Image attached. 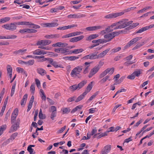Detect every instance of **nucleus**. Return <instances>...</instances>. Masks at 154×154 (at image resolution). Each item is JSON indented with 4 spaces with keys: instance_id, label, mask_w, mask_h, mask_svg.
Instances as JSON below:
<instances>
[{
    "instance_id": "58836bf2",
    "label": "nucleus",
    "mask_w": 154,
    "mask_h": 154,
    "mask_svg": "<svg viewBox=\"0 0 154 154\" xmlns=\"http://www.w3.org/2000/svg\"><path fill=\"white\" fill-rule=\"evenodd\" d=\"M35 81L37 87L38 88H41V84L40 81L38 79H35Z\"/></svg>"
},
{
    "instance_id": "5fc2aeb1",
    "label": "nucleus",
    "mask_w": 154,
    "mask_h": 154,
    "mask_svg": "<svg viewBox=\"0 0 154 154\" xmlns=\"http://www.w3.org/2000/svg\"><path fill=\"white\" fill-rule=\"evenodd\" d=\"M73 36L78 35L82 34L83 32H72Z\"/></svg>"
},
{
    "instance_id": "f03ea898",
    "label": "nucleus",
    "mask_w": 154,
    "mask_h": 154,
    "mask_svg": "<svg viewBox=\"0 0 154 154\" xmlns=\"http://www.w3.org/2000/svg\"><path fill=\"white\" fill-rule=\"evenodd\" d=\"M128 20H122L121 21L118 22V26L114 28V29H121L129 26L132 23V21L128 22Z\"/></svg>"
},
{
    "instance_id": "6e6d98bb",
    "label": "nucleus",
    "mask_w": 154,
    "mask_h": 154,
    "mask_svg": "<svg viewBox=\"0 0 154 154\" xmlns=\"http://www.w3.org/2000/svg\"><path fill=\"white\" fill-rule=\"evenodd\" d=\"M76 98V97L75 96H73L72 97H70L67 100V101L68 102H70L72 101H74L75 100Z\"/></svg>"
},
{
    "instance_id": "a19ab883",
    "label": "nucleus",
    "mask_w": 154,
    "mask_h": 154,
    "mask_svg": "<svg viewBox=\"0 0 154 154\" xmlns=\"http://www.w3.org/2000/svg\"><path fill=\"white\" fill-rule=\"evenodd\" d=\"M35 60H31L27 62H26L25 64L28 65H32L34 63Z\"/></svg>"
},
{
    "instance_id": "4d7b16f0",
    "label": "nucleus",
    "mask_w": 154,
    "mask_h": 154,
    "mask_svg": "<svg viewBox=\"0 0 154 154\" xmlns=\"http://www.w3.org/2000/svg\"><path fill=\"white\" fill-rule=\"evenodd\" d=\"M10 20V18L9 17H6L2 18L3 23L8 21Z\"/></svg>"
},
{
    "instance_id": "4468645a",
    "label": "nucleus",
    "mask_w": 154,
    "mask_h": 154,
    "mask_svg": "<svg viewBox=\"0 0 154 154\" xmlns=\"http://www.w3.org/2000/svg\"><path fill=\"white\" fill-rule=\"evenodd\" d=\"M154 26V24H152L148 26H146L144 27H143L141 29H139L136 32V33H141L143 32H144L149 29L152 28Z\"/></svg>"
},
{
    "instance_id": "bb28decb",
    "label": "nucleus",
    "mask_w": 154,
    "mask_h": 154,
    "mask_svg": "<svg viewBox=\"0 0 154 154\" xmlns=\"http://www.w3.org/2000/svg\"><path fill=\"white\" fill-rule=\"evenodd\" d=\"M82 107L83 106L82 105H79L76 106L71 111V113H74L78 110H80V109H82Z\"/></svg>"
},
{
    "instance_id": "c85d7f7f",
    "label": "nucleus",
    "mask_w": 154,
    "mask_h": 154,
    "mask_svg": "<svg viewBox=\"0 0 154 154\" xmlns=\"http://www.w3.org/2000/svg\"><path fill=\"white\" fill-rule=\"evenodd\" d=\"M87 83V81L84 80L81 82L77 85V87L78 88V89H79L83 87Z\"/></svg>"
},
{
    "instance_id": "37998d69",
    "label": "nucleus",
    "mask_w": 154,
    "mask_h": 154,
    "mask_svg": "<svg viewBox=\"0 0 154 154\" xmlns=\"http://www.w3.org/2000/svg\"><path fill=\"white\" fill-rule=\"evenodd\" d=\"M7 69L8 73H12V69L11 65H8L7 67Z\"/></svg>"
},
{
    "instance_id": "774afa93",
    "label": "nucleus",
    "mask_w": 154,
    "mask_h": 154,
    "mask_svg": "<svg viewBox=\"0 0 154 154\" xmlns=\"http://www.w3.org/2000/svg\"><path fill=\"white\" fill-rule=\"evenodd\" d=\"M84 37V36L82 35L75 37L77 42L82 39Z\"/></svg>"
},
{
    "instance_id": "69168bd1",
    "label": "nucleus",
    "mask_w": 154,
    "mask_h": 154,
    "mask_svg": "<svg viewBox=\"0 0 154 154\" xmlns=\"http://www.w3.org/2000/svg\"><path fill=\"white\" fill-rule=\"evenodd\" d=\"M121 47H118V48H113L112 50V51L113 52H118L120 50H121Z\"/></svg>"
},
{
    "instance_id": "c756f323",
    "label": "nucleus",
    "mask_w": 154,
    "mask_h": 154,
    "mask_svg": "<svg viewBox=\"0 0 154 154\" xmlns=\"http://www.w3.org/2000/svg\"><path fill=\"white\" fill-rule=\"evenodd\" d=\"M85 92H84L82 94L79 96L75 100L76 102H78L82 100L86 95Z\"/></svg>"
},
{
    "instance_id": "4c0bfd02",
    "label": "nucleus",
    "mask_w": 154,
    "mask_h": 154,
    "mask_svg": "<svg viewBox=\"0 0 154 154\" xmlns=\"http://www.w3.org/2000/svg\"><path fill=\"white\" fill-rule=\"evenodd\" d=\"M109 133V131H107L99 135L97 137V138L99 139L101 138V137H103L104 136H106Z\"/></svg>"
},
{
    "instance_id": "4be33fe9",
    "label": "nucleus",
    "mask_w": 154,
    "mask_h": 154,
    "mask_svg": "<svg viewBox=\"0 0 154 154\" xmlns=\"http://www.w3.org/2000/svg\"><path fill=\"white\" fill-rule=\"evenodd\" d=\"M110 49H107L98 54L99 58H100L104 57L109 51Z\"/></svg>"
},
{
    "instance_id": "0e129e2a",
    "label": "nucleus",
    "mask_w": 154,
    "mask_h": 154,
    "mask_svg": "<svg viewBox=\"0 0 154 154\" xmlns=\"http://www.w3.org/2000/svg\"><path fill=\"white\" fill-rule=\"evenodd\" d=\"M77 26V25L72 24L69 25L67 26H66V29H69L71 28L75 27H76Z\"/></svg>"
},
{
    "instance_id": "412c9836",
    "label": "nucleus",
    "mask_w": 154,
    "mask_h": 154,
    "mask_svg": "<svg viewBox=\"0 0 154 154\" xmlns=\"http://www.w3.org/2000/svg\"><path fill=\"white\" fill-rule=\"evenodd\" d=\"M16 24H17L18 25H33L32 23L31 22L27 21H21L17 23H16Z\"/></svg>"
},
{
    "instance_id": "dca6fc26",
    "label": "nucleus",
    "mask_w": 154,
    "mask_h": 154,
    "mask_svg": "<svg viewBox=\"0 0 154 154\" xmlns=\"http://www.w3.org/2000/svg\"><path fill=\"white\" fill-rule=\"evenodd\" d=\"M101 28L100 26H90L86 28V29L88 31H93L100 29Z\"/></svg>"
},
{
    "instance_id": "f704fd0d",
    "label": "nucleus",
    "mask_w": 154,
    "mask_h": 154,
    "mask_svg": "<svg viewBox=\"0 0 154 154\" xmlns=\"http://www.w3.org/2000/svg\"><path fill=\"white\" fill-rule=\"evenodd\" d=\"M15 87H16V83H15L14 85H12L11 90V97H12L14 94L15 91Z\"/></svg>"
},
{
    "instance_id": "20e7f679",
    "label": "nucleus",
    "mask_w": 154,
    "mask_h": 154,
    "mask_svg": "<svg viewBox=\"0 0 154 154\" xmlns=\"http://www.w3.org/2000/svg\"><path fill=\"white\" fill-rule=\"evenodd\" d=\"M114 68H109L106 69L102 72L99 75V78L101 79L104 77L106 75L109 73V74L112 75L114 72Z\"/></svg>"
},
{
    "instance_id": "6e6552de",
    "label": "nucleus",
    "mask_w": 154,
    "mask_h": 154,
    "mask_svg": "<svg viewBox=\"0 0 154 154\" xmlns=\"http://www.w3.org/2000/svg\"><path fill=\"white\" fill-rule=\"evenodd\" d=\"M20 120L17 119V122L14 124L11 127L9 131V133H11L14 131H16L17 129L19 128V125Z\"/></svg>"
},
{
    "instance_id": "a878e982",
    "label": "nucleus",
    "mask_w": 154,
    "mask_h": 154,
    "mask_svg": "<svg viewBox=\"0 0 154 154\" xmlns=\"http://www.w3.org/2000/svg\"><path fill=\"white\" fill-rule=\"evenodd\" d=\"M114 29V28L113 29L110 26H108L104 30L102 31L104 33H107L112 31Z\"/></svg>"
},
{
    "instance_id": "680f3d73",
    "label": "nucleus",
    "mask_w": 154,
    "mask_h": 154,
    "mask_svg": "<svg viewBox=\"0 0 154 154\" xmlns=\"http://www.w3.org/2000/svg\"><path fill=\"white\" fill-rule=\"evenodd\" d=\"M122 32V31H116V32H112V34H113V35H114V38L116 36H117L118 35H119L121 32Z\"/></svg>"
},
{
    "instance_id": "49530a36",
    "label": "nucleus",
    "mask_w": 154,
    "mask_h": 154,
    "mask_svg": "<svg viewBox=\"0 0 154 154\" xmlns=\"http://www.w3.org/2000/svg\"><path fill=\"white\" fill-rule=\"evenodd\" d=\"M139 24V23H133L131 25H130L128 28H129V29H132L137 26Z\"/></svg>"
},
{
    "instance_id": "c03bdc74",
    "label": "nucleus",
    "mask_w": 154,
    "mask_h": 154,
    "mask_svg": "<svg viewBox=\"0 0 154 154\" xmlns=\"http://www.w3.org/2000/svg\"><path fill=\"white\" fill-rule=\"evenodd\" d=\"M68 59L70 60H75L78 59L79 58V57L78 56H71L69 57H67Z\"/></svg>"
},
{
    "instance_id": "423d86ee",
    "label": "nucleus",
    "mask_w": 154,
    "mask_h": 154,
    "mask_svg": "<svg viewBox=\"0 0 154 154\" xmlns=\"http://www.w3.org/2000/svg\"><path fill=\"white\" fill-rule=\"evenodd\" d=\"M141 38V37H137L133 38L125 46V49L127 48L137 41L140 40Z\"/></svg>"
},
{
    "instance_id": "9d476101",
    "label": "nucleus",
    "mask_w": 154,
    "mask_h": 154,
    "mask_svg": "<svg viewBox=\"0 0 154 154\" xmlns=\"http://www.w3.org/2000/svg\"><path fill=\"white\" fill-rule=\"evenodd\" d=\"M18 110L17 108H16L13 111L11 116V123H14L18 115Z\"/></svg>"
},
{
    "instance_id": "5701e85b",
    "label": "nucleus",
    "mask_w": 154,
    "mask_h": 154,
    "mask_svg": "<svg viewBox=\"0 0 154 154\" xmlns=\"http://www.w3.org/2000/svg\"><path fill=\"white\" fill-rule=\"evenodd\" d=\"M93 82V81L91 82L88 85L85 91L84 92H85L86 94H87L91 90L93 87L92 84Z\"/></svg>"
},
{
    "instance_id": "09e8293b",
    "label": "nucleus",
    "mask_w": 154,
    "mask_h": 154,
    "mask_svg": "<svg viewBox=\"0 0 154 154\" xmlns=\"http://www.w3.org/2000/svg\"><path fill=\"white\" fill-rule=\"evenodd\" d=\"M37 32V30L34 29H27V33H35Z\"/></svg>"
},
{
    "instance_id": "13d9d810",
    "label": "nucleus",
    "mask_w": 154,
    "mask_h": 154,
    "mask_svg": "<svg viewBox=\"0 0 154 154\" xmlns=\"http://www.w3.org/2000/svg\"><path fill=\"white\" fill-rule=\"evenodd\" d=\"M56 112L54 111H52L51 116V118L52 120H54V118L56 116Z\"/></svg>"
},
{
    "instance_id": "0eeeda50",
    "label": "nucleus",
    "mask_w": 154,
    "mask_h": 154,
    "mask_svg": "<svg viewBox=\"0 0 154 154\" xmlns=\"http://www.w3.org/2000/svg\"><path fill=\"white\" fill-rule=\"evenodd\" d=\"M91 63L85 62L82 66V69H83V73L84 74H85L88 73L89 72V68L90 67Z\"/></svg>"
},
{
    "instance_id": "39448f33",
    "label": "nucleus",
    "mask_w": 154,
    "mask_h": 154,
    "mask_svg": "<svg viewBox=\"0 0 154 154\" xmlns=\"http://www.w3.org/2000/svg\"><path fill=\"white\" fill-rule=\"evenodd\" d=\"M124 13V12H121L119 13H115L109 14L104 17L106 19H113L116 18L119 16H121Z\"/></svg>"
},
{
    "instance_id": "bf43d9fd",
    "label": "nucleus",
    "mask_w": 154,
    "mask_h": 154,
    "mask_svg": "<svg viewBox=\"0 0 154 154\" xmlns=\"http://www.w3.org/2000/svg\"><path fill=\"white\" fill-rule=\"evenodd\" d=\"M10 112H9V111H8L6 113V115L5 118L4 119V121H6L8 119V118L10 116Z\"/></svg>"
},
{
    "instance_id": "393cba45",
    "label": "nucleus",
    "mask_w": 154,
    "mask_h": 154,
    "mask_svg": "<svg viewBox=\"0 0 154 154\" xmlns=\"http://www.w3.org/2000/svg\"><path fill=\"white\" fill-rule=\"evenodd\" d=\"M99 36L98 34H91L88 36L86 39L87 41H90L93 39Z\"/></svg>"
},
{
    "instance_id": "f8f14e48",
    "label": "nucleus",
    "mask_w": 154,
    "mask_h": 154,
    "mask_svg": "<svg viewBox=\"0 0 154 154\" xmlns=\"http://www.w3.org/2000/svg\"><path fill=\"white\" fill-rule=\"evenodd\" d=\"M111 146L108 145L104 147L101 151V154H107L108 153L111 149Z\"/></svg>"
},
{
    "instance_id": "f257e3e1",
    "label": "nucleus",
    "mask_w": 154,
    "mask_h": 154,
    "mask_svg": "<svg viewBox=\"0 0 154 154\" xmlns=\"http://www.w3.org/2000/svg\"><path fill=\"white\" fill-rule=\"evenodd\" d=\"M82 70V66L81 65L77 66L74 68L70 73L71 76L73 77L81 78L82 75L80 73Z\"/></svg>"
},
{
    "instance_id": "3c124183",
    "label": "nucleus",
    "mask_w": 154,
    "mask_h": 154,
    "mask_svg": "<svg viewBox=\"0 0 154 154\" xmlns=\"http://www.w3.org/2000/svg\"><path fill=\"white\" fill-rule=\"evenodd\" d=\"M133 73L134 74L135 76L138 77L141 74L140 70H137L135 71Z\"/></svg>"
},
{
    "instance_id": "473e14b6",
    "label": "nucleus",
    "mask_w": 154,
    "mask_h": 154,
    "mask_svg": "<svg viewBox=\"0 0 154 154\" xmlns=\"http://www.w3.org/2000/svg\"><path fill=\"white\" fill-rule=\"evenodd\" d=\"M38 116L39 118L41 119H44L46 118V116L43 114L41 109H40Z\"/></svg>"
},
{
    "instance_id": "e433bc0d",
    "label": "nucleus",
    "mask_w": 154,
    "mask_h": 154,
    "mask_svg": "<svg viewBox=\"0 0 154 154\" xmlns=\"http://www.w3.org/2000/svg\"><path fill=\"white\" fill-rule=\"evenodd\" d=\"M69 89L71 91H74L77 89H78V88L77 87V85H75L70 86L69 88Z\"/></svg>"
},
{
    "instance_id": "2f4dec72",
    "label": "nucleus",
    "mask_w": 154,
    "mask_h": 154,
    "mask_svg": "<svg viewBox=\"0 0 154 154\" xmlns=\"http://www.w3.org/2000/svg\"><path fill=\"white\" fill-rule=\"evenodd\" d=\"M6 125H2L0 127V136L2 134L3 131L6 129Z\"/></svg>"
},
{
    "instance_id": "e2e57ef3",
    "label": "nucleus",
    "mask_w": 154,
    "mask_h": 154,
    "mask_svg": "<svg viewBox=\"0 0 154 154\" xmlns=\"http://www.w3.org/2000/svg\"><path fill=\"white\" fill-rule=\"evenodd\" d=\"M77 26V25L72 24L69 25L67 26H66V29H69L71 28L75 27H76Z\"/></svg>"
},
{
    "instance_id": "2eb2a0df",
    "label": "nucleus",
    "mask_w": 154,
    "mask_h": 154,
    "mask_svg": "<svg viewBox=\"0 0 154 154\" xmlns=\"http://www.w3.org/2000/svg\"><path fill=\"white\" fill-rule=\"evenodd\" d=\"M47 52L44 50L39 49H37L33 51V53L34 55H40L41 54L45 55L47 54Z\"/></svg>"
},
{
    "instance_id": "7c9ffc66",
    "label": "nucleus",
    "mask_w": 154,
    "mask_h": 154,
    "mask_svg": "<svg viewBox=\"0 0 154 154\" xmlns=\"http://www.w3.org/2000/svg\"><path fill=\"white\" fill-rule=\"evenodd\" d=\"M109 76L108 75H107L100 80L99 81V82L101 83H103L105 82L107 80H109V81H110L111 79H109Z\"/></svg>"
},
{
    "instance_id": "b1692460",
    "label": "nucleus",
    "mask_w": 154,
    "mask_h": 154,
    "mask_svg": "<svg viewBox=\"0 0 154 154\" xmlns=\"http://www.w3.org/2000/svg\"><path fill=\"white\" fill-rule=\"evenodd\" d=\"M98 52H94L90 54L91 60H94L99 58L98 55H97Z\"/></svg>"
},
{
    "instance_id": "c9c22d12",
    "label": "nucleus",
    "mask_w": 154,
    "mask_h": 154,
    "mask_svg": "<svg viewBox=\"0 0 154 154\" xmlns=\"http://www.w3.org/2000/svg\"><path fill=\"white\" fill-rule=\"evenodd\" d=\"M52 65L54 66V67L56 68L60 67L61 68H63V67L62 66V65H58L56 61H53V63H52Z\"/></svg>"
},
{
    "instance_id": "6ab92c4d",
    "label": "nucleus",
    "mask_w": 154,
    "mask_h": 154,
    "mask_svg": "<svg viewBox=\"0 0 154 154\" xmlns=\"http://www.w3.org/2000/svg\"><path fill=\"white\" fill-rule=\"evenodd\" d=\"M84 51L83 49L82 48H79L78 49H74L73 51H68V53H70V54H71L72 53L77 54H78L79 53L82 52Z\"/></svg>"
},
{
    "instance_id": "864d4df0",
    "label": "nucleus",
    "mask_w": 154,
    "mask_h": 154,
    "mask_svg": "<svg viewBox=\"0 0 154 154\" xmlns=\"http://www.w3.org/2000/svg\"><path fill=\"white\" fill-rule=\"evenodd\" d=\"M66 126H64L63 127H62L57 132L58 134L61 133L63 132L65 129Z\"/></svg>"
},
{
    "instance_id": "8fccbe9b",
    "label": "nucleus",
    "mask_w": 154,
    "mask_h": 154,
    "mask_svg": "<svg viewBox=\"0 0 154 154\" xmlns=\"http://www.w3.org/2000/svg\"><path fill=\"white\" fill-rule=\"evenodd\" d=\"M27 150L29 152L30 154H34L35 153V152H33L34 150L32 148L30 147V146H28L27 148Z\"/></svg>"
},
{
    "instance_id": "72a5a7b5",
    "label": "nucleus",
    "mask_w": 154,
    "mask_h": 154,
    "mask_svg": "<svg viewBox=\"0 0 154 154\" xmlns=\"http://www.w3.org/2000/svg\"><path fill=\"white\" fill-rule=\"evenodd\" d=\"M57 47H66L68 45V44L66 43H62L60 42L57 43Z\"/></svg>"
},
{
    "instance_id": "cd10ccee",
    "label": "nucleus",
    "mask_w": 154,
    "mask_h": 154,
    "mask_svg": "<svg viewBox=\"0 0 154 154\" xmlns=\"http://www.w3.org/2000/svg\"><path fill=\"white\" fill-rule=\"evenodd\" d=\"M60 53L62 54H63L64 55H67L70 54L68 53V51H67V49L66 48H60Z\"/></svg>"
},
{
    "instance_id": "79ce46f5",
    "label": "nucleus",
    "mask_w": 154,
    "mask_h": 154,
    "mask_svg": "<svg viewBox=\"0 0 154 154\" xmlns=\"http://www.w3.org/2000/svg\"><path fill=\"white\" fill-rule=\"evenodd\" d=\"M30 91L31 92V93L33 94L34 93V91L35 90V85L34 84H32L30 87Z\"/></svg>"
},
{
    "instance_id": "338daca9",
    "label": "nucleus",
    "mask_w": 154,
    "mask_h": 154,
    "mask_svg": "<svg viewBox=\"0 0 154 154\" xmlns=\"http://www.w3.org/2000/svg\"><path fill=\"white\" fill-rule=\"evenodd\" d=\"M104 63L103 62H102L101 61H100L98 63V64L96 66L97 67L99 68V69H100L101 67L104 64Z\"/></svg>"
},
{
    "instance_id": "aec40b11",
    "label": "nucleus",
    "mask_w": 154,
    "mask_h": 154,
    "mask_svg": "<svg viewBox=\"0 0 154 154\" xmlns=\"http://www.w3.org/2000/svg\"><path fill=\"white\" fill-rule=\"evenodd\" d=\"M92 42L93 43H96L95 45H97V46L99 45L100 44L103 43H106L104 39H99L97 40H93L92 41Z\"/></svg>"
},
{
    "instance_id": "ddd939ff",
    "label": "nucleus",
    "mask_w": 154,
    "mask_h": 154,
    "mask_svg": "<svg viewBox=\"0 0 154 154\" xmlns=\"http://www.w3.org/2000/svg\"><path fill=\"white\" fill-rule=\"evenodd\" d=\"M113 35L112 32L105 35L104 36V38L108 39H104L105 42H106L110 41L112 39L114 38V36Z\"/></svg>"
},
{
    "instance_id": "a18cd8bd",
    "label": "nucleus",
    "mask_w": 154,
    "mask_h": 154,
    "mask_svg": "<svg viewBox=\"0 0 154 154\" xmlns=\"http://www.w3.org/2000/svg\"><path fill=\"white\" fill-rule=\"evenodd\" d=\"M86 15L82 14H76V18H81L82 17H85Z\"/></svg>"
},
{
    "instance_id": "9b49d317",
    "label": "nucleus",
    "mask_w": 154,
    "mask_h": 154,
    "mask_svg": "<svg viewBox=\"0 0 154 154\" xmlns=\"http://www.w3.org/2000/svg\"><path fill=\"white\" fill-rule=\"evenodd\" d=\"M51 43V41L49 40H42L38 41L36 43V45H37L46 46L50 44Z\"/></svg>"
},
{
    "instance_id": "ea45409f",
    "label": "nucleus",
    "mask_w": 154,
    "mask_h": 154,
    "mask_svg": "<svg viewBox=\"0 0 154 154\" xmlns=\"http://www.w3.org/2000/svg\"><path fill=\"white\" fill-rule=\"evenodd\" d=\"M59 24L57 22L49 23V27H56Z\"/></svg>"
},
{
    "instance_id": "603ef678",
    "label": "nucleus",
    "mask_w": 154,
    "mask_h": 154,
    "mask_svg": "<svg viewBox=\"0 0 154 154\" xmlns=\"http://www.w3.org/2000/svg\"><path fill=\"white\" fill-rule=\"evenodd\" d=\"M135 76L133 72L131 74V75H128L127 78L128 79L133 80L134 79Z\"/></svg>"
},
{
    "instance_id": "a211bd4d",
    "label": "nucleus",
    "mask_w": 154,
    "mask_h": 154,
    "mask_svg": "<svg viewBox=\"0 0 154 154\" xmlns=\"http://www.w3.org/2000/svg\"><path fill=\"white\" fill-rule=\"evenodd\" d=\"M37 72L41 76H43L46 74V72L44 69L41 68H38L36 69Z\"/></svg>"
},
{
    "instance_id": "f3484780",
    "label": "nucleus",
    "mask_w": 154,
    "mask_h": 154,
    "mask_svg": "<svg viewBox=\"0 0 154 154\" xmlns=\"http://www.w3.org/2000/svg\"><path fill=\"white\" fill-rule=\"evenodd\" d=\"M26 49H20L18 50H17L14 51L13 53V54L15 55H23L26 51Z\"/></svg>"
},
{
    "instance_id": "7ed1b4c3",
    "label": "nucleus",
    "mask_w": 154,
    "mask_h": 154,
    "mask_svg": "<svg viewBox=\"0 0 154 154\" xmlns=\"http://www.w3.org/2000/svg\"><path fill=\"white\" fill-rule=\"evenodd\" d=\"M16 24V23L7 24L3 25L2 27L7 30L13 31L16 29L17 26Z\"/></svg>"
},
{
    "instance_id": "de8ad7c7",
    "label": "nucleus",
    "mask_w": 154,
    "mask_h": 154,
    "mask_svg": "<svg viewBox=\"0 0 154 154\" xmlns=\"http://www.w3.org/2000/svg\"><path fill=\"white\" fill-rule=\"evenodd\" d=\"M70 109L69 108H65L63 109V114H67L70 112Z\"/></svg>"
},
{
    "instance_id": "1a4fd4ad",
    "label": "nucleus",
    "mask_w": 154,
    "mask_h": 154,
    "mask_svg": "<svg viewBox=\"0 0 154 154\" xmlns=\"http://www.w3.org/2000/svg\"><path fill=\"white\" fill-rule=\"evenodd\" d=\"M99 69V67H97L96 66H95L90 71L88 76V77L89 78H91L98 71Z\"/></svg>"
},
{
    "instance_id": "052dcab7",
    "label": "nucleus",
    "mask_w": 154,
    "mask_h": 154,
    "mask_svg": "<svg viewBox=\"0 0 154 154\" xmlns=\"http://www.w3.org/2000/svg\"><path fill=\"white\" fill-rule=\"evenodd\" d=\"M18 135V133L17 132L14 133L11 136L10 138L12 140H14L15 139V137L17 136Z\"/></svg>"
}]
</instances>
